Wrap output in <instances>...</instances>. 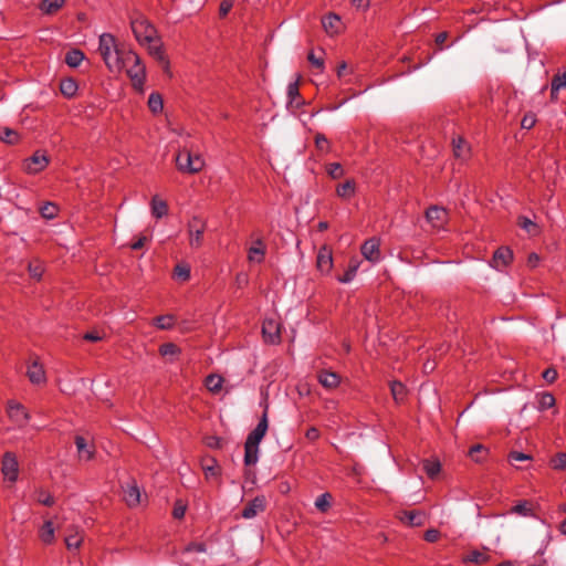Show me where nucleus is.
Here are the masks:
<instances>
[{"label":"nucleus","mask_w":566,"mask_h":566,"mask_svg":"<svg viewBox=\"0 0 566 566\" xmlns=\"http://www.w3.org/2000/svg\"><path fill=\"white\" fill-rule=\"evenodd\" d=\"M40 213L43 218L45 219H53L56 217L57 214V207L55 203L53 202H45L41 208H40Z\"/></svg>","instance_id":"nucleus-47"},{"label":"nucleus","mask_w":566,"mask_h":566,"mask_svg":"<svg viewBox=\"0 0 566 566\" xmlns=\"http://www.w3.org/2000/svg\"><path fill=\"white\" fill-rule=\"evenodd\" d=\"M397 517L409 526H421L424 523V513L420 511H400Z\"/></svg>","instance_id":"nucleus-21"},{"label":"nucleus","mask_w":566,"mask_h":566,"mask_svg":"<svg viewBox=\"0 0 566 566\" xmlns=\"http://www.w3.org/2000/svg\"><path fill=\"white\" fill-rule=\"evenodd\" d=\"M317 269L322 273H329L333 266L332 251L327 247H322L317 254Z\"/></svg>","instance_id":"nucleus-23"},{"label":"nucleus","mask_w":566,"mask_h":566,"mask_svg":"<svg viewBox=\"0 0 566 566\" xmlns=\"http://www.w3.org/2000/svg\"><path fill=\"white\" fill-rule=\"evenodd\" d=\"M536 123V117L534 114H526L521 122V126L524 129H531Z\"/></svg>","instance_id":"nucleus-55"},{"label":"nucleus","mask_w":566,"mask_h":566,"mask_svg":"<svg viewBox=\"0 0 566 566\" xmlns=\"http://www.w3.org/2000/svg\"><path fill=\"white\" fill-rule=\"evenodd\" d=\"M1 473L4 480L13 483L18 480L19 464L14 453L6 452L1 461Z\"/></svg>","instance_id":"nucleus-5"},{"label":"nucleus","mask_w":566,"mask_h":566,"mask_svg":"<svg viewBox=\"0 0 566 566\" xmlns=\"http://www.w3.org/2000/svg\"><path fill=\"white\" fill-rule=\"evenodd\" d=\"M175 276L182 282L188 281L190 277V268L186 264H178L175 268Z\"/></svg>","instance_id":"nucleus-48"},{"label":"nucleus","mask_w":566,"mask_h":566,"mask_svg":"<svg viewBox=\"0 0 566 566\" xmlns=\"http://www.w3.org/2000/svg\"><path fill=\"white\" fill-rule=\"evenodd\" d=\"M65 545L69 551L78 549L83 542V531L78 526H70L66 530Z\"/></svg>","instance_id":"nucleus-18"},{"label":"nucleus","mask_w":566,"mask_h":566,"mask_svg":"<svg viewBox=\"0 0 566 566\" xmlns=\"http://www.w3.org/2000/svg\"><path fill=\"white\" fill-rule=\"evenodd\" d=\"M356 184L354 180H346L336 187V195L343 200H349L355 196Z\"/></svg>","instance_id":"nucleus-26"},{"label":"nucleus","mask_w":566,"mask_h":566,"mask_svg":"<svg viewBox=\"0 0 566 566\" xmlns=\"http://www.w3.org/2000/svg\"><path fill=\"white\" fill-rule=\"evenodd\" d=\"M266 500L265 496L259 495L251 500L242 510V517L245 520H251L255 517L259 513L265 511Z\"/></svg>","instance_id":"nucleus-10"},{"label":"nucleus","mask_w":566,"mask_h":566,"mask_svg":"<svg viewBox=\"0 0 566 566\" xmlns=\"http://www.w3.org/2000/svg\"><path fill=\"white\" fill-rule=\"evenodd\" d=\"M327 174L331 176V178L338 179L344 175V170L340 164L333 163L327 167Z\"/></svg>","instance_id":"nucleus-52"},{"label":"nucleus","mask_w":566,"mask_h":566,"mask_svg":"<svg viewBox=\"0 0 566 566\" xmlns=\"http://www.w3.org/2000/svg\"><path fill=\"white\" fill-rule=\"evenodd\" d=\"M36 501L45 506H52L54 504L53 496L44 491L39 492Z\"/></svg>","instance_id":"nucleus-53"},{"label":"nucleus","mask_w":566,"mask_h":566,"mask_svg":"<svg viewBox=\"0 0 566 566\" xmlns=\"http://www.w3.org/2000/svg\"><path fill=\"white\" fill-rule=\"evenodd\" d=\"M206 444H207L209 448L218 449V448H220V447H221V440H220V438H218V437L210 436V437H207V438H206Z\"/></svg>","instance_id":"nucleus-64"},{"label":"nucleus","mask_w":566,"mask_h":566,"mask_svg":"<svg viewBox=\"0 0 566 566\" xmlns=\"http://www.w3.org/2000/svg\"><path fill=\"white\" fill-rule=\"evenodd\" d=\"M232 1L230 0H223L221 3H220V8H219V13L221 17H226L230 10L232 9Z\"/></svg>","instance_id":"nucleus-62"},{"label":"nucleus","mask_w":566,"mask_h":566,"mask_svg":"<svg viewBox=\"0 0 566 566\" xmlns=\"http://www.w3.org/2000/svg\"><path fill=\"white\" fill-rule=\"evenodd\" d=\"M28 271L32 279L41 280L44 273V265L40 260H33L29 263Z\"/></svg>","instance_id":"nucleus-42"},{"label":"nucleus","mask_w":566,"mask_h":566,"mask_svg":"<svg viewBox=\"0 0 566 566\" xmlns=\"http://www.w3.org/2000/svg\"><path fill=\"white\" fill-rule=\"evenodd\" d=\"M359 268V262L357 260H350L347 270L345 273L338 277L340 283H349L355 277Z\"/></svg>","instance_id":"nucleus-38"},{"label":"nucleus","mask_w":566,"mask_h":566,"mask_svg":"<svg viewBox=\"0 0 566 566\" xmlns=\"http://www.w3.org/2000/svg\"><path fill=\"white\" fill-rule=\"evenodd\" d=\"M317 380L327 390H333L340 384L339 375L327 369L317 373Z\"/></svg>","instance_id":"nucleus-16"},{"label":"nucleus","mask_w":566,"mask_h":566,"mask_svg":"<svg viewBox=\"0 0 566 566\" xmlns=\"http://www.w3.org/2000/svg\"><path fill=\"white\" fill-rule=\"evenodd\" d=\"M255 244H259V248H249L248 260L251 263H262L265 256L266 247L262 239H256Z\"/></svg>","instance_id":"nucleus-24"},{"label":"nucleus","mask_w":566,"mask_h":566,"mask_svg":"<svg viewBox=\"0 0 566 566\" xmlns=\"http://www.w3.org/2000/svg\"><path fill=\"white\" fill-rule=\"evenodd\" d=\"M520 226H521L524 230H526L528 233H533V232H534V230L536 229V224H535L532 220H530L528 218H526V217H522V218L520 219Z\"/></svg>","instance_id":"nucleus-56"},{"label":"nucleus","mask_w":566,"mask_h":566,"mask_svg":"<svg viewBox=\"0 0 566 566\" xmlns=\"http://www.w3.org/2000/svg\"><path fill=\"white\" fill-rule=\"evenodd\" d=\"M0 140L7 144H15L19 140V134L8 127L0 128Z\"/></svg>","instance_id":"nucleus-44"},{"label":"nucleus","mask_w":566,"mask_h":566,"mask_svg":"<svg viewBox=\"0 0 566 566\" xmlns=\"http://www.w3.org/2000/svg\"><path fill=\"white\" fill-rule=\"evenodd\" d=\"M130 28L136 41L140 45L156 41L157 30L154 24L144 15L139 14L130 20Z\"/></svg>","instance_id":"nucleus-3"},{"label":"nucleus","mask_w":566,"mask_h":566,"mask_svg":"<svg viewBox=\"0 0 566 566\" xmlns=\"http://www.w3.org/2000/svg\"><path fill=\"white\" fill-rule=\"evenodd\" d=\"M390 390L394 399L397 402L402 401L407 395L406 386L400 381H392L390 384Z\"/></svg>","instance_id":"nucleus-40"},{"label":"nucleus","mask_w":566,"mask_h":566,"mask_svg":"<svg viewBox=\"0 0 566 566\" xmlns=\"http://www.w3.org/2000/svg\"><path fill=\"white\" fill-rule=\"evenodd\" d=\"M322 25L324 31L331 36L340 33L343 30L340 17L336 13H328L327 15L323 17Z\"/></svg>","instance_id":"nucleus-14"},{"label":"nucleus","mask_w":566,"mask_h":566,"mask_svg":"<svg viewBox=\"0 0 566 566\" xmlns=\"http://www.w3.org/2000/svg\"><path fill=\"white\" fill-rule=\"evenodd\" d=\"M159 353L163 357H169L172 361L180 354V348L174 343H165L159 347Z\"/></svg>","instance_id":"nucleus-37"},{"label":"nucleus","mask_w":566,"mask_h":566,"mask_svg":"<svg viewBox=\"0 0 566 566\" xmlns=\"http://www.w3.org/2000/svg\"><path fill=\"white\" fill-rule=\"evenodd\" d=\"M265 342L276 344L280 342V323L274 318H266L262 325Z\"/></svg>","instance_id":"nucleus-12"},{"label":"nucleus","mask_w":566,"mask_h":566,"mask_svg":"<svg viewBox=\"0 0 566 566\" xmlns=\"http://www.w3.org/2000/svg\"><path fill=\"white\" fill-rule=\"evenodd\" d=\"M189 244L191 248H199L202 243L205 232V223L201 219L195 217L189 221Z\"/></svg>","instance_id":"nucleus-8"},{"label":"nucleus","mask_w":566,"mask_h":566,"mask_svg":"<svg viewBox=\"0 0 566 566\" xmlns=\"http://www.w3.org/2000/svg\"><path fill=\"white\" fill-rule=\"evenodd\" d=\"M486 455L488 449L482 444H474L469 450V457L478 463L483 462Z\"/></svg>","instance_id":"nucleus-36"},{"label":"nucleus","mask_w":566,"mask_h":566,"mask_svg":"<svg viewBox=\"0 0 566 566\" xmlns=\"http://www.w3.org/2000/svg\"><path fill=\"white\" fill-rule=\"evenodd\" d=\"M332 505V495L329 493H323L315 500V507L319 512H327Z\"/></svg>","instance_id":"nucleus-45"},{"label":"nucleus","mask_w":566,"mask_h":566,"mask_svg":"<svg viewBox=\"0 0 566 566\" xmlns=\"http://www.w3.org/2000/svg\"><path fill=\"white\" fill-rule=\"evenodd\" d=\"M49 164V158L41 151H35L30 158L25 159L23 168L28 174H38Z\"/></svg>","instance_id":"nucleus-9"},{"label":"nucleus","mask_w":566,"mask_h":566,"mask_svg":"<svg viewBox=\"0 0 566 566\" xmlns=\"http://www.w3.org/2000/svg\"><path fill=\"white\" fill-rule=\"evenodd\" d=\"M65 0H42L40 9L46 14H52L61 9Z\"/></svg>","instance_id":"nucleus-35"},{"label":"nucleus","mask_w":566,"mask_h":566,"mask_svg":"<svg viewBox=\"0 0 566 566\" xmlns=\"http://www.w3.org/2000/svg\"><path fill=\"white\" fill-rule=\"evenodd\" d=\"M268 416L266 412H264L256 427L249 433L247 442H250L251 444H260L268 431Z\"/></svg>","instance_id":"nucleus-19"},{"label":"nucleus","mask_w":566,"mask_h":566,"mask_svg":"<svg viewBox=\"0 0 566 566\" xmlns=\"http://www.w3.org/2000/svg\"><path fill=\"white\" fill-rule=\"evenodd\" d=\"M124 69L132 80L133 85L136 88H142L146 78V69L139 55L133 50L126 52Z\"/></svg>","instance_id":"nucleus-2"},{"label":"nucleus","mask_w":566,"mask_h":566,"mask_svg":"<svg viewBox=\"0 0 566 566\" xmlns=\"http://www.w3.org/2000/svg\"><path fill=\"white\" fill-rule=\"evenodd\" d=\"M203 553L206 552V546L202 543H190L186 548L185 553Z\"/></svg>","instance_id":"nucleus-60"},{"label":"nucleus","mask_w":566,"mask_h":566,"mask_svg":"<svg viewBox=\"0 0 566 566\" xmlns=\"http://www.w3.org/2000/svg\"><path fill=\"white\" fill-rule=\"evenodd\" d=\"M551 464H552V467L555 470H564V469H566V453H558V454H556L552 459Z\"/></svg>","instance_id":"nucleus-51"},{"label":"nucleus","mask_w":566,"mask_h":566,"mask_svg":"<svg viewBox=\"0 0 566 566\" xmlns=\"http://www.w3.org/2000/svg\"><path fill=\"white\" fill-rule=\"evenodd\" d=\"M510 514H516L524 517L535 516L532 505L528 501H520L517 502L510 511Z\"/></svg>","instance_id":"nucleus-28"},{"label":"nucleus","mask_w":566,"mask_h":566,"mask_svg":"<svg viewBox=\"0 0 566 566\" xmlns=\"http://www.w3.org/2000/svg\"><path fill=\"white\" fill-rule=\"evenodd\" d=\"M144 46L147 49L149 55L153 56L161 65L164 72L168 73L169 60L165 54L163 42L160 41L159 36L156 38V41L148 42Z\"/></svg>","instance_id":"nucleus-6"},{"label":"nucleus","mask_w":566,"mask_h":566,"mask_svg":"<svg viewBox=\"0 0 566 566\" xmlns=\"http://www.w3.org/2000/svg\"><path fill=\"white\" fill-rule=\"evenodd\" d=\"M127 51L117 44L113 34L103 33L99 35L98 53L111 72L124 70Z\"/></svg>","instance_id":"nucleus-1"},{"label":"nucleus","mask_w":566,"mask_h":566,"mask_svg":"<svg viewBox=\"0 0 566 566\" xmlns=\"http://www.w3.org/2000/svg\"><path fill=\"white\" fill-rule=\"evenodd\" d=\"M426 218L433 228L441 229L448 221V212L442 207L432 206L427 210Z\"/></svg>","instance_id":"nucleus-11"},{"label":"nucleus","mask_w":566,"mask_h":566,"mask_svg":"<svg viewBox=\"0 0 566 566\" xmlns=\"http://www.w3.org/2000/svg\"><path fill=\"white\" fill-rule=\"evenodd\" d=\"M7 412L10 420L19 427L27 424L30 418L24 406L17 401L8 402Z\"/></svg>","instance_id":"nucleus-7"},{"label":"nucleus","mask_w":566,"mask_h":566,"mask_svg":"<svg viewBox=\"0 0 566 566\" xmlns=\"http://www.w3.org/2000/svg\"><path fill=\"white\" fill-rule=\"evenodd\" d=\"M423 538L429 543H434L440 538V532L436 528H430L426 531Z\"/></svg>","instance_id":"nucleus-57"},{"label":"nucleus","mask_w":566,"mask_h":566,"mask_svg":"<svg viewBox=\"0 0 566 566\" xmlns=\"http://www.w3.org/2000/svg\"><path fill=\"white\" fill-rule=\"evenodd\" d=\"M175 321L176 319H175L174 315L167 314V315L157 316L153 323L159 329H170V328H172Z\"/></svg>","instance_id":"nucleus-41"},{"label":"nucleus","mask_w":566,"mask_h":566,"mask_svg":"<svg viewBox=\"0 0 566 566\" xmlns=\"http://www.w3.org/2000/svg\"><path fill=\"white\" fill-rule=\"evenodd\" d=\"M307 60L312 64V66L316 67L321 73L324 71V69H325L324 59L316 56L313 51H311L307 54Z\"/></svg>","instance_id":"nucleus-49"},{"label":"nucleus","mask_w":566,"mask_h":566,"mask_svg":"<svg viewBox=\"0 0 566 566\" xmlns=\"http://www.w3.org/2000/svg\"><path fill=\"white\" fill-rule=\"evenodd\" d=\"M259 460V444H251L245 441L244 444V464L254 465Z\"/></svg>","instance_id":"nucleus-27"},{"label":"nucleus","mask_w":566,"mask_h":566,"mask_svg":"<svg viewBox=\"0 0 566 566\" xmlns=\"http://www.w3.org/2000/svg\"><path fill=\"white\" fill-rule=\"evenodd\" d=\"M176 166L184 174H196L203 168L205 161L200 155H193L185 148L177 154Z\"/></svg>","instance_id":"nucleus-4"},{"label":"nucleus","mask_w":566,"mask_h":566,"mask_svg":"<svg viewBox=\"0 0 566 566\" xmlns=\"http://www.w3.org/2000/svg\"><path fill=\"white\" fill-rule=\"evenodd\" d=\"M315 144L319 150H328V140L324 135L317 134L315 137Z\"/></svg>","instance_id":"nucleus-59"},{"label":"nucleus","mask_w":566,"mask_h":566,"mask_svg":"<svg viewBox=\"0 0 566 566\" xmlns=\"http://www.w3.org/2000/svg\"><path fill=\"white\" fill-rule=\"evenodd\" d=\"M124 501L130 507L137 506L140 503V491L135 482L127 483L123 486Z\"/></svg>","instance_id":"nucleus-22"},{"label":"nucleus","mask_w":566,"mask_h":566,"mask_svg":"<svg viewBox=\"0 0 566 566\" xmlns=\"http://www.w3.org/2000/svg\"><path fill=\"white\" fill-rule=\"evenodd\" d=\"M151 213L155 218L160 219L168 213V205L165 200L155 196L151 200Z\"/></svg>","instance_id":"nucleus-30"},{"label":"nucleus","mask_w":566,"mask_h":566,"mask_svg":"<svg viewBox=\"0 0 566 566\" xmlns=\"http://www.w3.org/2000/svg\"><path fill=\"white\" fill-rule=\"evenodd\" d=\"M379 240L376 238L368 239L361 245V254L364 258L373 263H376L380 260V249H379Z\"/></svg>","instance_id":"nucleus-13"},{"label":"nucleus","mask_w":566,"mask_h":566,"mask_svg":"<svg viewBox=\"0 0 566 566\" xmlns=\"http://www.w3.org/2000/svg\"><path fill=\"white\" fill-rule=\"evenodd\" d=\"M287 96L290 98V103H293L295 101V98L300 96L297 82L289 84V86H287Z\"/></svg>","instance_id":"nucleus-54"},{"label":"nucleus","mask_w":566,"mask_h":566,"mask_svg":"<svg viewBox=\"0 0 566 566\" xmlns=\"http://www.w3.org/2000/svg\"><path fill=\"white\" fill-rule=\"evenodd\" d=\"M566 88V72L553 76L551 82V99L557 101L558 92Z\"/></svg>","instance_id":"nucleus-25"},{"label":"nucleus","mask_w":566,"mask_h":566,"mask_svg":"<svg viewBox=\"0 0 566 566\" xmlns=\"http://www.w3.org/2000/svg\"><path fill=\"white\" fill-rule=\"evenodd\" d=\"M490 559V556L483 552L473 551L469 555V560L476 564H485Z\"/></svg>","instance_id":"nucleus-50"},{"label":"nucleus","mask_w":566,"mask_h":566,"mask_svg":"<svg viewBox=\"0 0 566 566\" xmlns=\"http://www.w3.org/2000/svg\"><path fill=\"white\" fill-rule=\"evenodd\" d=\"M530 459H531V455L523 453V452H517V451H513L509 455V460L511 462L526 461Z\"/></svg>","instance_id":"nucleus-58"},{"label":"nucleus","mask_w":566,"mask_h":566,"mask_svg":"<svg viewBox=\"0 0 566 566\" xmlns=\"http://www.w3.org/2000/svg\"><path fill=\"white\" fill-rule=\"evenodd\" d=\"M512 259H513L512 251L506 247H502V248H499L494 252L490 264L492 268H494L496 270H501V269L505 268L506 265H509L510 262L512 261Z\"/></svg>","instance_id":"nucleus-15"},{"label":"nucleus","mask_w":566,"mask_h":566,"mask_svg":"<svg viewBox=\"0 0 566 566\" xmlns=\"http://www.w3.org/2000/svg\"><path fill=\"white\" fill-rule=\"evenodd\" d=\"M29 380L34 385H42L46 381V376L42 364L39 360H33L27 370Z\"/></svg>","instance_id":"nucleus-17"},{"label":"nucleus","mask_w":566,"mask_h":566,"mask_svg":"<svg viewBox=\"0 0 566 566\" xmlns=\"http://www.w3.org/2000/svg\"><path fill=\"white\" fill-rule=\"evenodd\" d=\"M452 144L455 157L465 159L469 156L470 147L462 137L454 138Z\"/></svg>","instance_id":"nucleus-31"},{"label":"nucleus","mask_w":566,"mask_h":566,"mask_svg":"<svg viewBox=\"0 0 566 566\" xmlns=\"http://www.w3.org/2000/svg\"><path fill=\"white\" fill-rule=\"evenodd\" d=\"M60 91L65 97H73L77 92V84L73 78L61 81Z\"/></svg>","instance_id":"nucleus-34"},{"label":"nucleus","mask_w":566,"mask_h":566,"mask_svg":"<svg viewBox=\"0 0 566 566\" xmlns=\"http://www.w3.org/2000/svg\"><path fill=\"white\" fill-rule=\"evenodd\" d=\"M84 59V54L80 50H71L65 55V63L71 67H76Z\"/></svg>","instance_id":"nucleus-39"},{"label":"nucleus","mask_w":566,"mask_h":566,"mask_svg":"<svg viewBox=\"0 0 566 566\" xmlns=\"http://www.w3.org/2000/svg\"><path fill=\"white\" fill-rule=\"evenodd\" d=\"M39 536L44 544H52L55 538V530L51 521H45L39 532Z\"/></svg>","instance_id":"nucleus-29"},{"label":"nucleus","mask_w":566,"mask_h":566,"mask_svg":"<svg viewBox=\"0 0 566 566\" xmlns=\"http://www.w3.org/2000/svg\"><path fill=\"white\" fill-rule=\"evenodd\" d=\"M148 107L154 114H158L163 111V97L158 93H151L148 98Z\"/></svg>","instance_id":"nucleus-43"},{"label":"nucleus","mask_w":566,"mask_h":566,"mask_svg":"<svg viewBox=\"0 0 566 566\" xmlns=\"http://www.w3.org/2000/svg\"><path fill=\"white\" fill-rule=\"evenodd\" d=\"M185 513H186V506L182 503L177 502L174 507V511H172L174 517L181 518V517H184Z\"/></svg>","instance_id":"nucleus-63"},{"label":"nucleus","mask_w":566,"mask_h":566,"mask_svg":"<svg viewBox=\"0 0 566 566\" xmlns=\"http://www.w3.org/2000/svg\"><path fill=\"white\" fill-rule=\"evenodd\" d=\"M556 400L555 397L549 392H542L538 396V409L546 410L554 407Z\"/></svg>","instance_id":"nucleus-46"},{"label":"nucleus","mask_w":566,"mask_h":566,"mask_svg":"<svg viewBox=\"0 0 566 566\" xmlns=\"http://www.w3.org/2000/svg\"><path fill=\"white\" fill-rule=\"evenodd\" d=\"M75 446L77 449L78 459L81 461H90L94 458L95 449L93 444H88L82 436L75 437Z\"/></svg>","instance_id":"nucleus-20"},{"label":"nucleus","mask_w":566,"mask_h":566,"mask_svg":"<svg viewBox=\"0 0 566 566\" xmlns=\"http://www.w3.org/2000/svg\"><path fill=\"white\" fill-rule=\"evenodd\" d=\"M223 384V378L219 375H209L206 378L205 385L209 391L212 394H217L221 390Z\"/></svg>","instance_id":"nucleus-32"},{"label":"nucleus","mask_w":566,"mask_h":566,"mask_svg":"<svg viewBox=\"0 0 566 566\" xmlns=\"http://www.w3.org/2000/svg\"><path fill=\"white\" fill-rule=\"evenodd\" d=\"M423 470L430 479H434L441 471V463L437 459H427L423 461Z\"/></svg>","instance_id":"nucleus-33"},{"label":"nucleus","mask_w":566,"mask_h":566,"mask_svg":"<svg viewBox=\"0 0 566 566\" xmlns=\"http://www.w3.org/2000/svg\"><path fill=\"white\" fill-rule=\"evenodd\" d=\"M542 376L547 382H554L557 378V371L554 368H547Z\"/></svg>","instance_id":"nucleus-61"}]
</instances>
